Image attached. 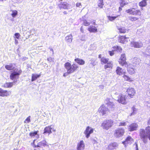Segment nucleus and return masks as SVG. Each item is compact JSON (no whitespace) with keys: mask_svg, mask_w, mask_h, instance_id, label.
<instances>
[{"mask_svg":"<svg viewBox=\"0 0 150 150\" xmlns=\"http://www.w3.org/2000/svg\"><path fill=\"white\" fill-rule=\"evenodd\" d=\"M145 130L141 129L139 131L140 138L145 144L147 142L148 139L150 140V127H146Z\"/></svg>","mask_w":150,"mask_h":150,"instance_id":"1","label":"nucleus"},{"mask_svg":"<svg viewBox=\"0 0 150 150\" xmlns=\"http://www.w3.org/2000/svg\"><path fill=\"white\" fill-rule=\"evenodd\" d=\"M22 71L19 70L17 71L13 72L10 75V79L12 80L15 79V80L12 82L7 83L5 84V86L7 87L10 88L15 84L17 81V79L19 78V76L21 74Z\"/></svg>","mask_w":150,"mask_h":150,"instance_id":"2","label":"nucleus"},{"mask_svg":"<svg viewBox=\"0 0 150 150\" xmlns=\"http://www.w3.org/2000/svg\"><path fill=\"white\" fill-rule=\"evenodd\" d=\"M64 66L67 70L68 74L73 73L79 68V66L73 63L71 65V64L68 62H66Z\"/></svg>","mask_w":150,"mask_h":150,"instance_id":"3","label":"nucleus"},{"mask_svg":"<svg viewBox=\"0 0 150 150\" xmlns=\"http://www.w3.org/2000/svg\"><path fill=\"white\" fill-rule=\"evenodd\" d=\"M113 96L115 98V100H117L120 103L123 104H125L127 103L125 95L121 94H119L117 93H115Z\"/></svg>","mask_w":150,"mask_h":150,"instance_id":"4","label":"nucleus"},{"mask_svg":"<svg viewBox=\"0 0 150 150\" xmlns=\"http://www.w3.org/2000/svg\"><path fill=\"white\" fill-rule=\"evenodd\" d=\"M113 121L111 120H105L103 121L101 126L103 129L108 130L112 125Z\"/></svg>","mask_w":150,"mask_h":150,"instance_id":"5","label":"nucleus"},{"mask_svg":"<svg viewBox=\"0 0 150 150\" xmlns=\"http://www.w3.org/2000/svg\"><path fill=\"white\" fill-rule=\"evenodd\" d=\"M126 12L127 13H129L134 16H140L141 15V12L139 10H135L134 8L127 10L126 11Z\"/></svg>","mask_w":150,"mask_h":150,"instance_id":"6","label":"nucleus"},{"mask_svg":"<svg viewBox=\"0 0 150 150\" xmlns=\"http://www.w3.org/2000/svg\"><path fill=\"white\" fill-rule=\"evenodd\" d=\"M110 99L107 98L105 100V103L107 105V106L112 111L114 110L115 106L113 103L110 100Z\"/></svg>","mask_w":150,"mask_h":150,"instance_id":"7","label":"nucleus"},{"mask_svg":"<svg viewBox=\"0 0 150 150\" xmlns=\"http://www.w3.org/2000/svg\"><path fill=\"white\" fill-rule=\"evenodd\" d=\"M98 112L103 115L106 114H108L109 111L107 108L104 105H102L99 108Z\"/></svg>","mask_w":150,"mask_h":150,"instance_id":"8","label":"nucleus"},{"mask_svg":"<svg viewBox=\"0 0 150 150\" xmlns=\"http://www.w3.org/2000/svg\"><path fill=\"white\" fill-rule=\"evenodd\" d=\"M58 7L60 9H68L72 7V6L70 4L66 2H61L58 4Z\"/></svg>","mask_w":150,"mask_h":150,"instance_id":"9","label":"nucleus"},{"mask_svg":"<svg viewBox=\"0 0 150 150\" xmlns=\"http://www.w3.org/2000/svg\"><path fill=\"white\" fill-rule=\"evenodd\" d=\"M109 59H106L104 57H102L101 59V61L104 64L107 63V64L105 65L104 67L105 69H107L108 68H112V62L108 61Z\"/></svg>","mask_w":150,"mask_h":150,"instance_id":"10","label":"nucleus"},{"mask_svg":"<svg viewBox=\"0 0 150 150\" xmlns=\"http://www.w3.org/2000/svg\"><path fill=\"white\" fill-rule=\"evenodd\" d=\"M126 57L125 54H122L119 60V63L122 66L127 67L128 66L127 64L126 61Z\"/></svg>","mask_w":150,"mask_h":150,"instance_id":"11","label":"nucleus"},{"mask_svg":"<svg viewBox=\"0 0 150 150\" xmlns=\"http://www.w3.org/2000/svg\"><path fill=\"white\" fill-rule=\"evenodd\" d=\"M94 129L89 126H87L84 132V134H85L86 138H88L90 136V134L93 132Z\"/></svg>","mask_w":150,"mask_h":150,"instance_id":"12","label":"nucleus"},{"mask_svg":"<svg viewBox=\"0 0 150 150\" xmlns=\"http://www.w3.org/2000/svg\"><path fill=\"white\" fill-rule=\"evenodd\" d=\"M124 132V129H123L117 128L115 131L114 136L116 137H119L123 135Z\"/></svg>","mask_w":150,"mask_h":150,"instance_id":"13","label":"nucleus"},{"mask_svg":"<svg viewBox=\"0 0 150 150\" xmlns=\"http://www.w3.org/2000/svg\"><path fill=\"white\" fill-rule=\"evenodd\" d=\"M138 125L136 123H133L130 124L128 126V129L130 132L137 130L138 127Z\"/></svg>","mask_w":150,"mask_h":150,"instance_id":"14","label":"nucleus"},{"mask_svg":"<svg viewBox=\"0 0 150 150\" xmlns=\"http://www.w3.org/2000/svg\"><path fill=\"white\" fill-rule=\"evenodd\" d=\"M52 130L54 132L55 131V129L52 127V125L46 127L44 129L43 133L45 134L46 133H48L49 134H50L52 133Z\"/></svg>","mask_w":150,"mask_h":150,"instance_id":"15","label":"nucleus"},{"mask_svg":"<svg viewBox=\"0 0 150 150\" xmlns=\"http://www.w3.org/2000/svg\"><path fill=\"white\" fill-rule=\"evenodd\" d=\"M141 61L140 59L137 57H135L132 59V64L134 67L139 65Z\"/></svg>","mask_w":150,"mask_h":150,"instance_id":"16","label":"nucleus"},{"mask_svg":"<svg viewBox=\"0 0 150 150\" xmlns=\"http://www.w3.org/2000/svg\"><path fill=\"white\" fill-rule=\"evenodd\" d=\"M129 38L126 37L125 36H122L119 37L118 41L121 43L125 44L126 43L128 42V39Z\"/></svg>","mask_w":150,"mask_h":150,"instance_id":"17","label":"nucleus"},{"mask_svg":"<svg viewBox=\"0 0 150 150\" xmlns=\"http://www.w3.org/2000/svg\"><path fill=\"white\" fill-rule=\"evenodd\" d=\"M131 45L134 47L137 48H140L143 46V44L141 42H135L134 41L131 42Z\"/></svg>","mask_w":150,"mask_h":150,"instance_id":"18","label":"nucleus"},{"mask_svg":"<svg viewBox=\"0 0 150 150\" xmlns=\"http://www.w3.org/2000/svg\"><path fill=\"white\" fill-rule=\"evenodd\" d=\"M127 91L128 93V95L131 98H132L135 93V91L134 89L132 88H128Z\"/></svg>","mask_w":150,"mask_h":150,"instance_id":"19","label":"nucleus"},{"mask_svg":"<svg viewBox=\"0 0 150 150\" xmlns=\"http://www.w3.org/2000/svg\"><path fill=\"white\" fill-rule=\"evenodd\" d=\"M84 144L83 140L81 141L78 143L77 146V150H83L84 148Z\"/></svg>","mask_w":150,"mask_h":150,"instance_id":"20","label":"nucleus"},{"mask_svg":"<svg viewBox=\"0 0 150 150\" xmlns=\"http://www.w3.org/2000/svg\"><path fill=\"white\" fill-rule=\"evenodd\" d=\"M115 71L117 74L119 75H122L123 74L124 75L125 73L124 70L119 67H117Z\"/></svg>","mask_w":150,"mask_h":150,"instance_id":"21","label":"nucleus"},{"mask_svg":"<svg viewBox=\"0 0 150 150\" xmlns=\"http://www.w3.org/2000/svg\"><path fill=\"white\" fill-rule=\"evenodd\" d=\"M10 92H7L6 91H4L0 88V96H7L10 95Z\"/></svg>","mask_w":150,"mask_h":150,"instance_id":"22","label":"nucleus"},{"mask_svg":"<svg viewBox=\"0 0 150 150\" xmlns=\"http://www.w3.org/2000/svg\"><path fill=\"white\" fill-rule=\"evenodd\" d=\"M118 146V144L116 143H113L110 144L108 146V150H112L116 149Z\"/></svg>","mask_w":150,"mask_h":150,"instance_id":"23","label":"nucleus"},{"mask_svg":"<svg viewBox=\"0 0 150 150\" xmlns=\"http://www.w3.org/2000/svg\"><path fill=\"white\" fill-rule=\"evenodd\" d=\"M72 39L73 36L71 34L65 38V40L67 42L70 43L72 42Z\"/></svg>","mask_w":150,"mask_h":150,"instance_id":"24","label":"nucleus"},{"mask_svg":"<svg viewBox=\"0 0 150 150\" xmlns=\"http://www.w3.org/2000/svg\"><path fill=\"white\" fill-rule=\"evenodd\" d=\"M48 145H47V142L45 140H43L40 141L38 143L37 146L39 147H42V146L45 147V146Z\"/></svg>","mask_w":150,"mask_h":150,"instance_id":"25","label":"nucleus"},{"mask_svg":"<svg viewBox=\"0 0 150 150\" xmlns=\"http://www.w3.org/2000/svg\"><path fill=\"white\" fill-rule=\"evenodd\" d=\"M117 29L119 30V32L120 33H125L128 31V30L123 27H117Z\"/></svg>","mask_w":150,"mask_h":150,"instance_id":"26","label":"nucleus"},{"mask_svg":"<svg viewBox=\"0 0 150 150\" xmlns=\"http://www.w3.org/2000/svg\"><path fill=\"white\" fill-rule=\"evenodd\" d=\"M74 61L80 65H83L85 64V61L83 59L79 58H77L74 59Z\"/></svg>","mask_w":150,"mask_h":150,"instance_id":"27","label":"nucleus"},{"mask_svg":"<svg viewBox=\"0 0 150 150\" xmlns=\"http://www.w3.org/2000/svg\"><path fill=\"white\" fill-rule=\"evenodd\" d=\"M88 30L90 32L96 33L97 32V29L93 26H90L88 29Z\"/></svg>","mask_w":150,"mask_h":150,"instance_id":"28","label":"nucleus"},{"mask_svg":"<svg viewBox=\"0 0 150 150\" xmlns=\"http://www.w3.org/2000/svg\"><path fill=\"white\" fill-rule=\"evenodd\" d=\"M15 66L14 64H11L9 65H6L5 68L8 70H11L15 68Z\"/></svg>","mask_w":150,"mask_h":150,"instance_id":"29","label":"nucleus"},{"mask_svg":"<svg viewBox=\"0 0 150 150\" xmlns=\"http://www.w3.org/2000/svg\"><path fill=\"white\" fill-rule=\"evenodd\" d=\"M127 71L129 73L131 74H134L135 72L134 69L132 67V66L130 65L127 68Z\"/></svg>","mask_w":150,"mask_h":150,"instance_id":"30","label":"nucleus"},{"mask_svg":"<svg viewBox=\"0 0 150 150\" xmlns=\"http://www.w3.org/2000/svg\"><path fill=\"white\" fill-rule=\"evenodd\" d=\"M113 51H116L118 52L121 53L122 52V48L119 46H116L113 47Z\"/></svg>","mask_w":150,"mask_h":150,"instance_id":"31","label":"nucleus"},{"mask_svg":"<svg viewBox=\"0 0 150 150\" xmlns=\"http://www.w3.org/2000/svg\"><path fill=\"white\" fill-rule=\"evenodd\" d=\"M133 140L132 138L130 136H128L126 139L125 141L123 142L124 144H131V141Z\"/></svg>","mask_w":150,"mask_h":150,"instance_id":"32","label":"nucleus"},{"mask_svg":"<svg viewBox=\"0 0 150 150\" xmlns=\"http://www.w3.org/2000/svg\"><path fill=\"white\" fill-rule=\"evenodd\" d=\"M40 76V75L33 74H32L31 81H35Z\"/></svg>","mask_w":150,"mask_h":150,"instance_id":"33","label":"nucleus"},{"mask_svg":"<svg viewBox=\"0 0 150 150\" xmlns=\"http://www.w3.org/2000/svg\"><path fill=\"white\" fill-rule=\"evenodd\" d=\"M97 3L98 6L100 8H102L104 5L103 0H98Z\"/></svg>","mask_w":150,"mask_h":150,"instance_id":"34","label":"nucleus"},{"mask_svg":"<svg viewBox=\"0 0 150 150\" xmlns=\"http://www.w3.org/2000/svg\"><path fill=\"white\" fill-rule=\"evenodd\" d=\"M139 5L141 7L145 6L146 5V0H142L139 3Z\"/></svg>","mask_w":150,"mask_h":150,"instance_id":"35","label":"nucleus"},{"mask_svg":"<svg viewBox=\"0 0 150 150\" xmlns=\"http://www.w3.org/2000/svg\"><path fill=\"white\" fill-rule=\"evenodd\" d=\"M38 131H35L33 132H30L29 134V135L31 137H33L36 136V137L38 138Z\"/></svg>","mask_w":150,"mask_h":150,"instance_id":"36","label":"nucleus"},{"mask_svg":"<svg viewBox=\"0 0 150 150\" xmlns=\"http://www.w3.org/2000/svg\"><path fill=\"white\" fill-rule=\"evenodd\" d=\"M120 16L118 15L116 16H108L107 17L108 19L110 21H112L115 20L116 18L119 16Z\"/></svg>","mask_w":150,"mask_h":150,"instance_id":"37","label":"nucleus"},{"mask_svg":"<svg viewBox=\"0 0 150 150\" xmlns=\"http://www.w3.org/2000/svg\"><path fill=\"white\" fill-rule=\"evenodd\" d=\"M129 20L132 21H135L138 20V18L135 17L129 16L128 17Z\"/></svg>","mask_w":150,"mask_h":150,"instance_id":"38","label":"nucleus"},{"mask_svg":"<svg viewBox=\"0 0 150 150\" xmlns=\"http://www.w3.org/2000/svg\"><path fill=\"white\" fill-rule=\"evenodd\" d=\"M92 141L95 147H99L100 145L99 144L96 140L95 139H93Z\"/></svg>","mask_w":150,"mask_h":150,"instance_id":"39","label":"nucleus"},{"mask_svg":"<svg viewBox=\"0 0 150 150\" xmlns=\"http://www.w3.org/2000/svg\"><path fill=\"white\" fill-rule=\"evenodd\" d=\"M145 52L146 53H148L150 54V45H148L146 48L145 50ZM147 54L148 55V54Z\"/></svg>","mask_w":150,"mask_h":150,"instance_id":"40","label":"nucleus"},{"mask_svg":"<svg viewBox=\"0 0 150 150\" xmlns=\"http://www.w3.org/2000/svg\"><path fill=\"white\" fill-rule=\"evenodd\" d=\"M90 64H91L93 66H95L96 65V63H95V60L93 58H92L90 60Z\"/></svg>","mask_w":150,"mask_h":150,"instance_id":"41","label":"nucleus"},{"mask_svg":"<svg viewBox=\"0 0 150 150\" xmlns=\"http://www.w3.org/2000/svg\"><path fill=\"white\" fill-rule=\"evenodd\" d=\"M83 24L85 26H88L90 25V23L85 20L83 21Z\"/></svg>","mask_w":150,"mask_h":150,"instance_id":"42","label":"nucleus"},{"mask_svg":"<svg viewBox=\"0 0 150 150\" xmlns=\"http://www.w3.org/2000/svg\"><path fill=\"white\" fill-rule=\"evenodd\" d=\"M17 14V11H13L11 15L12 16L14 17H15Z\"/></svg>","mask_w":150,"mask_h":150,"instance_id":"43","label":"nucleus"},{"mask_svg":"<svg viewBox=\"0 0 150 150\" xmlns=\"http://www.w3.org/2000/svg\"><path fill=\"white\" fill-rule=\"evenodd\" d=\"M124 78L127 81H129L130 80V78L128 77L127 76L124 75L123 76Z\"/></svg>","mask_w":150,"mask_h":150,"instance_id":"44","label":"nucleus"},{"mask_svg":"<svg viewBox=\"0 0 150 150\" xmlns=\"http://www.w3.org/2000/svg\"><path fill=\"white\" fill-rule=\"evenodd\" d=\"M120 6L122 7H123L125 5H127L128 4V3L127 2H120Z\"/></svg>","mask_w":150,"mask_h":150,"instance_id":"45","label":"nucleus"},{"mask_svg":"<svg viewBox=\"0 0 150 150\" xmlns=\"http://www.w3.org/2000/svg\"><path fill=\"white\" fill-rule=\"evenodd\" d=\"M76 6L77 7L81 8L82 7L81 3L80 2H77L76 4Z\"/></svg>","mask_w":150,"mask_h":150,"instance_id":"46","label":"nucleus"},{"mask_svg":"<svg viewBox=\"0 0 150 150\" xmlns=\"http://www.w3.org/2000/svg\"><path fill=\"white\" fill-rule=\"evenodd\" d=\"M15 36L16 37V38H17V39H18L19 38L20 36V34L18 33H16L14 34Z\"/></svg>","mask_w":150,"mask_h":150,"instance_id":"47","label":"nucleus"},{"mask_svg":"<svg viewBox=\"0 0 150 150\" xmlns=\"http://www.w3.org/2000/svg\"><path fill=\"white\" fill-rule=\"evenodd\" d=\"M114 51H113V49L112 50V51H109V54L110 56H112L114 54Z\"/></svg>","mask_w":150,"mask_h":150,"instance_id":"48","label":"nucleus"},{"mask_svg":"<svg viewBox=\"0 0 150 150\" xmlns=\"http://www.w3.org/2000/svg\"><path fill=\"white\" fill-rule=\"evenodd\" d=\"M126 125V122H121L120 123L119 126H125Z\"/></svg>","mask_w":150,"mask_h":150,"instance_id":"49","label":"nucleus"},{"mask_svg":"<svg viewBox=\"0 0 150 150\" xmlns=\"http://www.w3.org/2000/svg\"><path fill=\"white\" fill-rule=\"evenodd\" d=\"M30 116H29L25 120V121H27L28 123H29L30 122Z\"/></svg>","mask_w":150,"mask_h":150,"instance_id":"50","label":"nucleus"},{"mask_svg":"<svg viewBox=\"0 0 150 150\" xmlns=\"http://www.w3.org/2000/svg\"><path fill=\"white\" fill-rule=\"evenodd\" d=\"M134 145H135V148H136V150H139L138 148V146L137 144L135 143Z\"/></svg>","mask_w":150,"mask_h":150,"instance_id":"51","label":"nucleus"},{"mask_svg":"<svg viewBox=\"0 0 150 150\" xmlns=\"http://www.w3.org/2000/svg\"><path fill=\"white\" fill-rule=\"evenodd\" d=\"M47 59L48 61L49 62H50L52 61V59L51 57H49V58H48Z\"/></svg>","mask_w":150,"mask_h":150,"instance_id":"52","label":"nucleus"},{"mask_svg":"<svg viewBox=\"0 0 150 150\" xmlns=\"http://www.w3.org/2000/svg\"><path fill=\"white\" fill-rule=\"evenodd\" d=\"M68 74V72L67 71V72L65 73L64 74L63 76L64 77H65V76H67L68 75V74Z\"/></svg>","mask_w":150,"mask_h":150,"instance_id":"53","label":"nucleus"},{"mask_svg":"<svg viewBox=\"0 0 150 150\" xmlns=\"http://www.w3.org/2000/svg\"><path fill=\"white\" fill-rule=\"evenodd\" d=\"M132 109L133 110V112L132 113V114H133L134 113V112L136 111V109L134 107L132 108Z\"/></svg>","mask_w":150,"mask_h":150,"instance_id":"54","label":"nucleus"},{"mask_svg":"<svg viewBox=\"0 0 150 150\" xmlns=\"http://www.w3.org/2000/svg\"><path fill=\"white\" fill-rule=\"evenodd\" d=\"M81 40L82 41L85 40V38L84 37H81Z\"/></svg>","mask_w":150,"mask_h":150,"instance_id":"55","label":"nucleus"},{"mask_svg":"<svg viewBox=\"0 0 150 150\" xmlns=\"http://www.w3.org/2000/svg\"><path fill=\"white\" fill-rule=\"evenodd\" d=\"M15 43L16 45H17L18 43V41L16 39H15Z\"/></svg>","mask_w":150,"mask_h":150,"instance_id":"56","label":"nucleus"},{"mask_svg":"<svg viewBox=\"0 0 150 150\" xmlns=\"http://www.w3.org/2000/svg\"><path fill=\"white\" fill-rule=\"evenodd\" d=\"M49 48L50 49V51H52V54H54V51H53V49L52 48H51V47H49Z\"/></svg>","mask_w":150,"mask_h":150,"instance_id":"57","label":"nucleus"},{"mask_svg":"<svg viewBox=\"0 0 150 150\" xmlns=\"http://www.w3.org/2000/svg\"><path fill=\"white\" fill-rule=\"evenodd\" d=\"M120 2H126L127 1H125V0H120Z\"/></svg>","mask_w":150,"mask_h":150,"instance_id":"58","label":"nucleus"},{"mask_svg":"<svg viewBox=\"0 0 150 150\" xmlns=\"http://www.w3.org/2000/svg\"><path fill=\"white\" fill-rule=\"evenodd\" d=\"M122 7L121 6H120V7H119V11H121L122 10Z\"/></svg>","mask_w":150,"mask_h":150,"instance_id":"59","label":"nucleus"},{"mask_svg":"<svg viewBox=\"0 0 150 150\" xmlns=\"http://www.w3.org/2000/svg\"><path fill=\"white\" fill-rule=\"evenodd\" d=\"M147 123L148 124L150 125V119L148 121Z\"/></svg>","mask_w":150,"mask_h":150,"instance_id":"60","label":"nucleus"},{"mask_svg":"<svg viewBox=\"0 0 150 150\" xmlns=\"http://www.w3.org/2000/svg\"><path fill=\"white\" fill-rule=\"evenodd\" d=\"M95 23H96V21H95V20H93V24L94 25H95Z\"/></svg>","mask_w":150,"mask_h":150,"instance_id":"61","label":"nucleus"},{"mask_svg":"<svg viewBox=\"0 0 150 150\" xmlns=\"http://www.w3.org/2000/svg\"><path fill=\"white\" fill-rule=\"evenodd\" d=\"M63 13H64V14H67V12L66 11H64V12H63Z\"/></svg>","mask_w":150,"mask_h":150,"instance_id":"62","label":"nucleus"},{"mask_svg":"<svg viewBox=\"0 0 150 150\" xmlns=\"http://www.w3.org/2000/svg\"><path fill=\"white\" fill-rule=\"evenodd\" d=\"M98 58H101V54H100L99 55Z\"/></svg>","mask_w":150,"mask_h":150,"instance_id":"63","label":"nucleus"},{"mask_svg":"<svg viewBox=\"0 0 150 150\" xmlns=\"http://www.w3.org/2000/svg\"><path fill=\"white\" fill-rule=\"evenodd\" d=\"M34 147H39V146H37V145H36L35 144H34Z\"/></svg>","mask_w":150,"mask_h":150,"instance_id":"64","label":"nucleus"}]
</instances>
